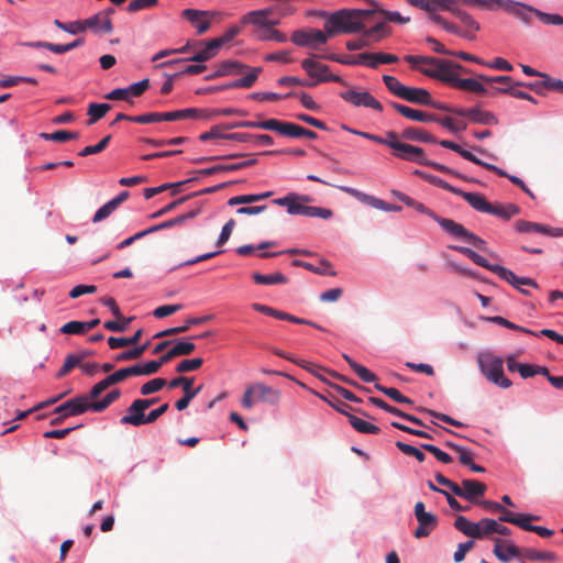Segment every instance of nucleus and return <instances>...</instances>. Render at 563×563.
Segmentation results:
<instances>
[{"label":"nucleus","mask_w":563,"mask_h":563,"mask_svg":"<svg viewBox=\"0 0 563 563\" xmlns=\"http://www.w3.org/2000/svg\"><path fill=\"white\" fill-rule=\"evenodd\" d=\"M404 59L413 66L419 64L430 66L428 68H421L420 71L430 78H435L443 82L450 84L452 87L454 85V80H456L457 77L455 70H462L466 74L471 73V70L464 68L462 65L453 63L449 59H440L431 56L418 55H406Z\"/></svg>","instance_id":"1"},{"label":"nucleus","mask_w":563,"mask_h":563,"mask_svg":"<svg viewBox=\"0 0 563 563\" xmlns=\"http://www.w3.org/2000/svg\"><path fill=\"white\" fill-rule=\"evenodd\" d=\"M262 71L261 67H249L236 60H223L218 66L216 71L208 76L209 79L224 77L229 75H242L245 74L244 77L239 78L228 85H223L221 87L216 88L214 90H223V89H235V88H251L254 82L257 80L260 73Z\"/></svg>","instance_id":"2"},{"label":"nucleus","mask_w":563,"mask_h":563,"mask_svg":"<svg viewBox=\"0 0 563 563\" xmlns=\"http://www.w3.org/2000/svg\"><path fill=\"white\" fill-rule=\"evenodd\" d=\"M282 393L263 383H254L244 390L241 404L245 409H252L256 404L263 402L269 406H277L280 401Z\"/></svg>","instance_id":"3"},{"label":"nucleus","mask_w":563,"mask_h":563,"mask_svg":"<svg viewBox=\"0 0 563 563\" xmlns=\"http://www.w3.org/2000/svg\"><path fill=\"white\" fill-rule=\"evenodd\" d=\"M478 364L484 376L501 388H509L512 383L504 376V361L490 353L482 354Z\"/></svg>","instance_id":"4"},{"label":"nucleus","mask_w":563,"mask_h":563,"mask_svg":"<svg viewBox=\"0 0 563 563\" xmlns=\"http://www.w3.org/2000/svg\"><path fill=\"white\" fill-rule=\"evenodd\" d=\"M390 136L393 140L390 141L389 148L395 157L420 165L428 163L422 147L401 142L402 139L396 132H390Z\"/></svg>","instance_id":"5"},{"label":"nucleus","mask_w":563,"mask_h":563,"mask_svg":"<svg viewBox=\"0 0 563 563\" xmlns=\"http://www.w3.org/2000/svg\"><path fill=\"white\" fill-rule=\"evenodd\" d=\"M472 261L481 267H484L494 274H496L499 278L504 279L508 284L514 287H518L519 285H531L533 288H539V285L534 279L529 277H520L517 276L512 271L500 266L498 264H490L485 257L475 253Z\"/></svg>","instance_id":"6"},{"label":"nucleus","mask_w":563,"mask_h":563,"mask_svg":"<svg viewBox=\"0 0 563 563\" xmlns=\"http://www.w3.org/2000/svg\"><path fill=\"white\" fill-rule=\"evenodd\" d=\"M363 10H341L331 14L334 27H339L341 33H357L364 29L362 16L367 15Z\"/></svg>","instance_id":"7"},{"label":"nucleus","mask_w":563,"mask_h":563,"mask_svg":"<svg viewBox=\"0 0 563 563\" xmlns=\"http://www.w3.org/2000/svg\"><path fill=\"white\" fill-rule=\"evenodd\" d=\"M301 67L308 76L313 79L311 82H317L318 85L320 82L334 81L343 86H347V82L343 78L330 73L328 65L317 62L313 58H306L301 60Z\"/></svg>","instance_id":"8"},{"label":"nucleus","mask_w":563,"mask_h":563,"mask_svg":"<svg viewBox=\"0 0 563 563\" xmlns=\"http://www.w3.org/2000/svg\"><path fill=\"white\" fill-rule=\"evenodd\" d=\"M415 517L418 521V527L413 532L415 538H426L438 527V517L431 512L426 511V506L422 501L415 505Z\"/></svg>","instance_id":"9"},{"label":"nucleus","mask_w":563,"mask_h":563,"mask_svg":"<svg viewBox=\"0 0 563 563\" xmlns=\"http://www.w3.org/2000/svg\"><path fill=\"white\" fill-rule=\"evenodd\" d=\"M347 89L340 91L339 96L346 102L355 106V107H366L377 110L379 112L383 111V104L376 100L369 92L367 91H357L354 88L346 86Z\"/></svg>","instance_id":"10"},{"label":"nucleus","mask_w":563,"mask_h":563,"mask_svg":"<svg viewBox=\"0 0 563 563\" xmlns=\"http://www.w3.org/2000/svg\"><path fill=\"white\" fill-rule=\"evenodd\" d=\"M291 42L298 46H307L312 49L319 48L328 41V35L323 31L316 29L297 30L291 34Z\"/></svg>","instance_id":"11"},{"label":"nucleus","mask_w":563,"mask_h":563,"mask_svg":"<svg viewBox=\"0 0 563 563\" xmlns=\"http://www.w3.org/2000/svg\"><path fill=\"white\" fill-rule=\"evenodd\" d=\"M343 192H346L357 199L358 201L373 207L378 210L387 211V212H399L401 211V207L398 205H390L379 198H376L374 196H371L368 194H365L358 189L346 187V186H339L338 187Z\"/></svg>","instance_id":"12"},{"label":"nucleus","mask_w":563,"mask_h":563,"mask_svg":"<svg viewBox=\"0 0 563 563\" xmlns=\"http://www.w3.org/2000/svg\"><path fill=\"white\" fill-rule=\"evenodd\" d=\"M274 8L250 11L241 18L242 25H252L253 30H260L269 25H277L279 19H274Z\"/></svg>","instance_id":"13"},{"label":"nucleus","mask_w":563,"mask_h":563,"mask_svg":"<svg viewBox=\"0 0 563 563\" xmlns=\"http://www.w3.org/2000/svg\"><path fill=\"white\" fill-rule=\"evenodd\" d=\"M487 490L486 484L476 479H463L461 485L455 486L454 495L464 498L473 504H478L479 498Z\"/></svg>","instance_id":"14"},{"label":"nucleus","mask_w":563,"mask_h":563,"mask_svg":"<svg viewBox=\"0 0 563 563\" xmlns=\"http://www.w3.org/2000/svg\"><path fill=\"white\" fill-rule=\"evenodd\" d=\"M442 228L448 233L452 234L457 239H463L473 244L475 247L484 251L486 249V242L474 233L470 232L462 224L451 220V221H442Z\"/></svg>","instance_id":"15"},{"label":"nucleus","mask_w":563,"mask_h":563,"mask_svg":"<svg viewBox=\"0 0 563 563\" xmlns=\"http://www.w3.org/2000/svg\"><path fill=\"white\" fill-rule=\"evenodd\" d=\"M88 410H91V401H87V398L80 395L56 407L54 413L67 418L85 413Z\"/></svg>","instance_id":"16"},{"label":"nucleus","mask_w":563,"mask_h":563,"mask_svg":"<svg viewBox=\"0 0 563 563\" xmlns=\"http://www.w3.org/2000/svg\"><path fill=\"white\" fill-rule=\"evenodd\" d=\"M493 552L499 561L505 563L522 556V549L518 548L512 541L500 538L494 539Z\"/></svg>","instance_id":"17"},{"label":"nucleus","mask_w":563,"mask_h":563,"mask_svg":"<svg viewBox=\"0 0 563 563\" xmlns=\"http://www.w3.org/2000/svg\"><path fill=\"white\" fill-rule=\"evenodd\" d=\"M455 114L468 118L474 123H479V124H485V125L498 124V119L493 112L482 110L477 107L462 108V110H456Z\"/></svg>","instance_id":"18"},{"label":"nucleus","mask_w":563,"mask_h":563,"mask_svg":"<svg viewBox=\"0 0 563 563\" xmlns=\"http://www.w3.org/2000/svg\"><path fill=\"white\" fill-rule=\"evenodd\" d=\"M82 32L90 30L93 33L109 34L113 30L111 19L103 13H97L88 19L81 20Z\"/></svg>","instance_id":"19"},{"label":"nucleus","mask_w":563,"mask_h":563,"mask_svg":"<svg viewBox=\"0 0 563 563\" xmlns=\"http://www.w3.org/2000/svg\"><path fill=\"white\" fill-rule=\"evenodd\" d=\"M211 14L213 15L214 13L196 9H185L181 12V15L195 25L199 35L205 34L210 29V20L207 16Z\"/></svg>","instance_id":"20"},{"label":"nucleus","mask_w":563,"mask_h":563,"mask_svg":"<svg viewBox=\"0 0 563 563\" xmlns=\"http://www.w3.org/2000/svg\"><path fill=\"white\" fill-rule=\"evenodd\" d=\"M218 47L213 46V42L210 40L206 43L203 49L197 52L194 56L189 58H179L174 60H168L159 64V67H172L175 64L184 63V62H195V63H205L218 54Z\"/></svg>","instance_id":"21"},{"label":"nucleus","mask_w":563,"mask_h":563,"mask_svg":"<svg viewBox=\"0 0 563 563\" xmlns=\"http://www.w3.org/2000/svg\"><path fill=\"white\" fill-rule=\"evenodd\" d=\"M145 402H140L139 399H135L130 407L126 409V415L120 419L121 424H131L134 427H140L142 424H146V415L143 406Z\"/></svg>","instance_id":"22"},{"label":"nucleus","mask_w":563,"mask_h":563,"mask_svg":"<svg viewBox=\"0 0 563 563\" xmlns=\"http://www.w3.org/2000/svg\"><path fill=\"white\" fill-rule=\"evenodd\" d=\"M391 192L399 201L404 202L406 206L417 210L420 213L427 214L428 217H430L431 219L437 221L441 227L443 223L442 221H451V219L439 217L437 213H434L431 209L426 207L423 203L415 200L413 198L409 197L408 195H406L401 191L393 190Z\"/></svg>","instance_id":"23"},{"label":"nucleus","mask_w":563,"mask_h":563,"mask_svg":"<svg viewBox=\"0 0 563 563\" xmlns=\"http://www.w3.org/2000/svg\"><path fill=\"white\" fill-rule=\"evenodd\" d=\"M338 411L344 415L349 419L350 424L360 433L378 434L380 432V428L377 427L376 424L367 422L352 415L351 412L346 411L343 408H338Z\"/></svg>","instance_id":"24"},{"label":"nucleus","mask_w":563,"mask_h":563,"mask_svg":"<svg viewBox=\"0 0 563 563\" xmlns=\"http://www.w3.org/2000/svg\"><path fill=\"white\" fill-rule=\"evenodd\" d=\"M230 141L252 142L257 146H271L274 144L273 137L268 134H249V133H230L227 136Z\"/></svg>","instance_id":"25"},{"label":"nucleus","mask_w":563,"mask_h":563,"mask_svg":"<svg viewBox=\"0 0 563 563\" xmlns=\"http://www.w3.org/2000/svg\"><path fill=\"white\" fill-rule=\"evenodd\" d=\"M390 106L401 115L407 119L418 122H432L433 113H428L421 110L409 108L405 104L391 102Z\"/></svg>","instance_id":"26"},{"label":"nucleus","mask_w":563,"mask_h":563,"mask_svg":"<svg viewBox=\"0 0 563 563\" xmlns=\"http://www.w3.org/2000/svg\"><path fill=\"white\" fill-rule=\"evenodd\" d=\"M500 512L499 520L501 522H508L511 525H515L519 528H521V525L525 523V521H536L540 520V517L537 515L531 514H514L512 511L506 509L501 506V510H498Z\"/></svg>","instance_id":"27"},{"label":"nucleus","mask_w":563,"mask_h":563,"mask_svg":"<svg viewBox=\"0 0 563 563\" xmlns=\"http://www.w3.org/2000/svg\"><path fill=\"white\" fill-rule=\"evenodd\" d=\"M400 98L408 102L423 104V106H427V103L431 102V95L429 93L428 90H426L423 88L406 86Z\"/></svg>","instance_id":"28"},{"label":"nucleus","mask_w":563,"mask_h":563,"mask_svg":"<svg viewBox=\"0 0 563 563\" xmlns=\"http://www.w3.org/2000/svg\"><path fill=\"white\" fill-rule=\"evenodd\" d=\"M402 140L417 141L422 143H437L435 137L423 129L408 126L398 134Z\"/></svg>","instance_id":"29"},{"label":"nucleus","mask_w":563,"mask_h":563,"mask_svg":"<svg viewBox=\"0 0 563 563\" xmlns=\"http://www.w3.org/2000/svg\"><path fill=\"white\" fill-rule=\"evenodd\" d=\"M276 25H269L260 30H252V35L258 41H274L284 43L287 36L280 31L275 29Z\"/></svg>","instance_id":"30"},{"label":"nucleus","mask_w":563,"mask_h":563,"mask_svg":"<svg viewBox=\"0 0 563 563\" xmlns=\"http://www.w3.org/2000/svg\"><path fill=\"white\" fill-rule=\"evenodd\" d=\"M456 195L461 196L475 210H477L479 212H485V213H487V211H489L490 202H488L483 195L475 194V192H466V191H463L462 189H459Z\"/></svg>","instance_id":"31"},{"label":"nucleus","mask_w":563,"mask_h":563,"mask_svg":"<svg viewBox=\"0 0 563 563\" xmlns=\"http://www.w3.org/2000/svg\"><path fill=\"white\" fill-rule=\"evenodd\" d=\"M195 378L194 377H186V376H179L174 379H172L168 383L169 388H176L181 387L184 391V396L195 398L201 390V386L197 387L196 389L192 388Z\"/></svg>","instance_id":"32"},{"label":"nucleus","mask_w":563,"mask_h":563,"mask_svg":"<svg viewBox=\"0 0 563 563\" xmlns=\"http://www.w3.org/2000/svg\"><path fill=\"white\" fill-rule=\"evenodd\" d=\"M454 527L465 536L473 539H481V532L478 529V522L470 521L464 516H457L454 521Z\"/></svg>","instance_id":"33"},{"label":"nucleus","mask_w":563,"mask_h":563,"mask_svg":"<svg viewBox=\"0 0 563 563\" xmlns=\"http://www.w3.org/2000/svg\"><path fill=\"white\" fill-rule=\"evenodd\" d=\"M526 87L534 90L537 93L540 92L541 88L553 90L563 93V80L554 79L547 74L542 75V81L534 84H527Z\"/></svg>","instance_id":"34"},{"label":"nucleus","mask_w":563,"mask_h":563,"mask_svg":"<svg viewBox=\"0 0 563 563\" xmlns=\"http://www.w3.org/2000/svg\"><path fill=\"white\" fill-rule=\"evenodd\" d=\"M453 87L456 89L471 91V92H475V93H481V95L486 93V88L484 87L483 81H481L479 79L460 78L457 76L456 80H454Z\"/></svg>","instance_id":"35"},{"label":"nucleus","mask_w":563,"mask_h":563,"mask_svg":"<svg viewBox=\"0 0 563 563\" xmlns=\"http://www.w3.org/2000/svg\"><path fill=\"white\" fill-rule=\"evenodd\" d=\"M390 33V29L385 22H379L374 26L364 31V36L367 38L368 43L379 42L384 37L388 36Z\"/></svg>","instance_id":"36"},{"label":"nucleus","mask_w":563,"mask_h":563,"mask_svg":"<svg viewBox=\"0 0 563 563\" xmlns=\"http://www.w3.org/2000/svg\"><path fill=\"white\" fill-rule=\"evenodd\" d=\"M520 211L519 207L514 203L508 205H489V211L487 213L497 216L501 219L509 220L512 216L518 214Z\"/></svg>","instance_id":"37"},{"label":"nucleus","mask_w":563,"mask_h":563,"mask_svg":"<svg viewBox=\"0 0 563 563\" xmlns=\"http://www.w3.org/2000/svg\"><path fill=\"white\" fill-rule=\"evenodd\" d=\"M512 0H471V7L482 10L509 9Z\"/></svg>","instance_id":"38"},{"label":"nucleus","mask_w":563,"mask_h":563,"mask_svg":"<svg viewBox=\"0 0 563 563\" xmlns=\"http://www.w3.org/2000/svg\"><path fill=\"white\" fill-rule=\"evenodd\" d=\"M143 335L142 329H139L132 336H125V338H115L110 336L108 339V344L110 349L115 350L128 345H135L140 342L141 338Z\"/></svg>","instance_id":"39"},{"label":"nucleus","mask_w":563,"mask_h":563,"mask_svg":"<svg viewBox=\"0 0 563 563\" xmlns=\"http://www.w3.org/2000/svg\"><path fill=\"white\" fill-rule=\"evenodd\" d=\"M343 358L347 362L350 367L356 373V375L365 383H374L377 377L374 373L367 369L365 366L353 361L347 354H343Z\"/></svg>","instance_id":"40"},{"label":"nucleus","mask_w":563,"mask_h":563,"mask_svg":"<svg viewBox=\"0 0 563 563\" xmlns=\"http://www.w3.org/2000/svg\"><path fill=\"white\" fill-rule=\"evenodd\" d=\"M170 115H174V111L170 112H150L141 115H136L135 123L140 124H148L154 122H161V121H176L175 118H170Z\"/></svg>","instance_id":"41"},{"label":"nucleus","mask_w":563,"mask_h":563,"mask_svg":"<svg viewBox=\"0 0 563 563\" xmlns=\"http://www.w3.org/2000/svg\"><path fill=\"white\" fill-rule=\"evenodd\" d=\"M121 396V391L119 389H113L108 393L102 399L91 401V411L93 412H102L104 411L111 404L117 401Z\"/></svg>","instance_id":"42"},{"label":"nucleus","mask_w":563,"mask_h":563,"mask_svg":"<svg viewBox=\"0 0 563 563\" xmlns=\"http://www.w3.org/2000/svg\"><path fill=\"white\" fill-rule=\"evenodd\" d=\"M252 278L256 284L260 285L286 284L288 280V278L282 273H274L269 275L253 273Z\"/></svg>","instance_id":"43"},{"label":"nucleus","mask_w":563,"mask_h":563,"mask_svg":"<svg viewBox=\"0 0 563 563\" xmlns=\"http://www.w3.org/2000/svg\"><path fill=\"white\" fill-rule=\"evenodd\" d=\"M115 385L111 375H108L102 380L92 386L88 394L82 395L87 401H96L97 398L110 386Z\"/></svg>","instance_id":"44"},{"label":"nucleus","mask_w":563,"mask_h":563,"mask_svg":"<svg viewBox=\"0 0 563 563\" xmlns=\"http://www.w3.org/2000/svg\"><path fill=\"white\" fill-rule=\"evenodd\" d=\"M110 109L111 106L109 103H90L87 111L89 115L87 123L89 125L95 124L98 120L103 118Z\"/></svg>","instance_id":"45"},{"label":"nucleus","mask_w":563,"mask_h":563,"mask_svg":"<svg viewBox=\"0 0 563 563\" xmlns=\"http://www.w3.org/2000/svg\"><path fill=\"white\" fill-rule=\"evenodd\" d=\"M40 137L45 141H55V142H66L69 140H75L79 137L78 132H71L66 130H58L53 133H41Z\"/></svg>","instance_id":"46"},{"label":"nucleus","mask_w":563,"mask_h":563,"mask_svg":"<svg viewBox=\"0 0 563 563\" xmlns=\"http://www.w3.org/2000/svg\"><path fill=\"white\" fill-rule=\"evenodd\" d=\"M522 556L530 561H555L556 555L553 552H541L534 549L525 548L522 549Z\"/></svg>","instance_id":"47"},{"label":"nucleus","mask_w":563,"mask_h":563,"mask_svg":"<svg viewBox=\"0 0 563 563\" xmlns=\"http://www.w3.org/2000/svg\"><path fill=\"white\" fill-rule=\"evenodd\" d=\"M375 388L377 390L382 391L383 394H385L386 396H388L389 398H391L396 402L407 404V405L413 404V401L410 398L401 395L400 391L396 388L386 387L380 384H375Z\"/></svg>","instance_id":"48"},{"label":"nucleus","mask_w":563,"mask_h":563,"mask_svg":"<svg viewBox=\"0 0 563 563\" xmlns=\"http://www.w3.org/2000/svg\"><path fill=\"white\" fill-rule=\"evenodd\" d=\"M245 112L239 109L234 108H223V109H211V110H203V115H201V119L210 120L216 117H230V115H244Z\"/></svg>","instance_id":"49"},{"label":"nucleus","mask_w":563,"mask_h":563,"mask_svg":"<svg viewBox=\"0 0 563 563\" xmlns=\"http://www.w3.org/2000/svg\"><path fill=\"white\" fill-rule=\"evenodd\" d=\"M150 342H146L142 345H139L130 351H124L115 356L117 362L136 360L143 355V353L148 349Z\"/></svg>","instance_id":"50"},{"label":"nucleus","mask_w":563,"mask_h":563,"mask_svg":"<svg viewBox=\"0 0 563 563\" xmlns=\"http://www.w3.org/2000/svg\"><path fill=\"white\" fill-rule=\"evenodd\" d=\"M241 32V27L238 25H233L229 27L221 36L217 38H212L213 46H217L218 49L222 47L224 44L231 42L235 36H238Z\"/></svg>","instance_id":"51"},{"label":"nucleus","mask_w":563,"mask_h":563,"mask_svg":"<svg viewBox=\"0 0 563 563\" xmlns=\"http://www.w3.org/2000/svg\"><path fill=\"white\" fill-rule=\"evenodd\" d=\"M224 130H228L225 124L213 125L209 131L200 134L199 139L202 142L213 139L228 140L227 136H229V134L223 133Z\"/></svg>","instance_id":"52"},{"label":"nucleus","mask_w":563,"mask_h":563,"mask_svg":"<svg viewBox=\"0 0 563 563\" xmlns=\"http://www.w3.org/2000/svg\"><path fill=\"white\" fill-rule=\"evenodd\" d=\"M438 143L444 148L454 151L455 153L460 154L463 158L470 162H477V157L475 155H473L470 151L462 148L459 144L452 141L442 140L439 141Z\"/></svg>","instance_id":"53"},{"label":"nucleus","mask_w":563,"mask_h":563,"mask_svg":"<svg viewBox=\"0 0 563 563\" xmlns=\"http://www.w3.org/2000/svg\"><path fill=\"white\" fill-rule=\"evenodd\" d=\"M416 174L423 177L427 181H429L430 184L437 186V187H440L444 190H448L454 195L457 194L459 191V188H455L453 186H451L448 181L437 177V176H433V175H427L422 172H419V170H416Z\"/></svg>","instance_id":"54"},{"label":"nucleus","mask_w":563,"mask_h":563,"mask_svg":"<svg viewBox=\"0 0 563 563\" xmlns=\"http://www.w3.org/2000/svg\"><path fill=\"white\" fill-rule=\"evenodd\" d=\"M114 384H119L131 376H140L139 364L125 368H120L113 374H110Z\"/></svg>","instance_id":"55"},{"label":"nucleus","mask_w":563,"mask_h":563,"mask_svg":"<svg viewBox=\"0 0 563 563\" xmlns=\"http://www.w3.org/2000/svg\"><path fill=\"white\" fill-rule=\"evenodd\" d=\"M166 384L165 378L157 377L142 385L140 393L143 396H147L159 391Z\"/></svg>","instance_id":"56"},{"label":"nucleus","mask_w":563,"mask_h":563,"mask_svg":"<svg viewBox=\"0 0 563 563\" xmlns=\"http://www.w3.org/2000/svg\"><path fill=\"white\" fill-rule=\"evenodd\" d=\"M203 364V360L201 357H196L191 360H183L176 366L177 373H188L199 369Z\"/></svg>","instance_id":"57"},{"label":"nucleus","mask_w":563,"mask_h":563,"mask_svg":"<svg viewBox=\"0 0 563 563\" xmlns=\"http://www.w3.org/2000/svg\"><path fill=\"white\" fill-rule=\"evenodd\" d=\"M529 11L534 13L536 16H538V19L544 24H553V25H562L563 24V16L560 14L544 13L534 8H529Z\"/></svg>","instance_id":"58"},{"label":"nucleus","mask_w":563,"mask_h":563,"mask_svg":"<svg viewBox=\"0 0 563 563\" xmlns=\"http://www.w3.org/2000/svg\"><path fill=\"white\" fill-rule=\"evenodd\" d=\"M383 81L391 93H394L398 98L401 97L406 86L402 85L396 77L390 75H384Z\"/></svg>","instance_id":"59"},{"label":"nucleus","mask_w":563,"mask_h":563,"mask_svg":"<svg viewBox=\"0 0 563 563\" xmlns=\"http://www.w3.org/2000/svg\"><path fill=\"white\" fill-rule=\"evenodd\" d=\"M132 319L133 318L122 316V318H117V321H106L103 327L112 332H124L131 323Z\"/></svg>","instance_id":"60"},{"label":"nucleus","mask_w":563,"mask_h":563,"mask_svg":"<svg viewBox=\"0 0 563 563\" xmlns=\"http://www.w3.org/2000/svg\"><path fill=\"white\" fill-rule=\"evenodd\" d=\"M198 213H199L198 210H191V211H189V212H187L185 214H181V216H178V217H176L174 219H170V220L162 222L161 227L164 230V229H168V228H172V227L181 225L186 221L196 218Z\"/></svg>","instance_id":"61"},{"label":"nucleus","mask_w":563,"mask_h":563,"mask_svg":"<svg viewBox=\"0 0 563 563\" xmlns=\"http://www.w3.org/2000/svg\"><path fill=\"white\" fill-rule=\"evenodd\" d=\"M110 140H111V135H107L96 145H88V146L84 147L78 154L82 157H86V156H89L92 154L101 153L102 151L106 150Z\"/></svg>","instance_id":"62"},{"label":"nucleus","mask_w":563,"mask_h":563,"mask_svg":"<svg viewBox=\"0 0 563 563\" xmlns=\"http://www.w3.org/2000/svg\"><path fill=\"white\" fill-rule=\"evenodd\" d=\"M498 521L490 518H483L478 521V529L481 532V539L496 533Z\"/></svg>","instance_id":"63"},{"label":"nucleus","mask_w":563,"mask_h":563,"mask_svg":"<svg viewBox=\"0 0 563 563\" xmlns=\"http://www.w3.org/2000/svg\"><path fill=\"white\" fill-rule=\"evenodd\" d=\"M303 216L310 218L330 219L333 216V212L328 208L306 206Z\"/></svg>","instance_id":"64"}]
</instances>
